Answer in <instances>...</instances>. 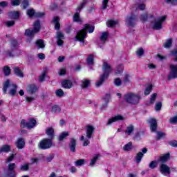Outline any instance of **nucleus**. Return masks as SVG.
Here are the masks:
<instances>
[{"label":"nucleus","instance_id":"nucleus-41","mask_svg":"<svg viewBox=\"0 0 177 177\" xmlns=\"http://www.w3.org/2000/svg\"><path fill=\"white\" fill-rule=\"evenodd\" d=\"M55 94L58 97H62V96H64V91L59 88L55 91Z\"/></svg>","mask_w":177,"mask_h":177},{"label":"nucleus","instance_id":"nucleus-27","mask_svg":"<svg viewBox=\"0 0 177 177\" xmlns=\"http://www.w3.org/2000/svg\"><path fill=\"white\" fill-rule=\"evenodd\" d=\"M109 37V33L104 32L102 33L100 37V40L101 41V44H106V41H107V38Z\"/></svg>","mask_w":177,"mask_h":177},{"label":"nucleus","instance_id":"nucleus-11","mask_svg":"<svg viewBox=\"0 0 177 177\" xmlns=\"http://www.w3.org/2000/svg\"><path fill=\"white\" fill-rule=\"evenodd\" d=\"M138 16L133 13H131V15H129L126 17V24H127L129 27H135V26H136Z\"/></svg>","mask_w":177,"mask_h":177},{"label":"nucleus","instance_id":"nucleus-52","mask_svg":"<svg viewBox=\"0 0 177 177\" xmlns=\"http://www.w3.org/2000/svg\"><path fill=\"white\" fill-rule=\"evenodd\" d=\"M144 54H145V50H143V48H139L136 51V55L137 56H138V57H140V56H143Z\"/></svg>","mask_w":177,"mask_h":177},{"label":"nucleus","instance_id":"nucleus-63","mask_svg":"<svg viewBox=\"0 0 177 177\" xmlns=\"http://www.w3.org/2000/svg\"><path fill=\"white\" fill-rule=\"evenodd\" d=\"M45 16V13L44 12H35V17H44Z\"/></svg>","mask_w":177,"mask_h":177},{"label":"nucleus","instance_id":"nucleus-12","mask_svg":"<svg viewBox=\"0 0 177 177\" xmlns=\"http://www.w3.org/2000/svg\"><path fill=\"white\" fill-rule=\"evenodd\" d=\"M165 20H167V16H163L155 19L153 26V30H161V28H162V23H164Z\"/></svg>","mask_w":177,"mask_h":177},{"label":"nucleus","instance_id":"nucleus-44","mask_svg":"<svg viewBox=\"0 0 177 177\" xmlns=\"http://www.w3.org/2000/svg\"><path fill=\"white\" fill-rule=\"evenodd\" d=\"M171 56H174V62H177V48L170 52Z\"/></svg>","mask_w":177,"mask_h":177},{"label":"nucleus","instance_id":"nucleus-33","mask_svg":"<svg viewBox=\"0 0 177 177\" xmlns=\"http://www.w3.org/2000/svg\"><path fill=\"white\" fill-rule=\"evenodd\" d=\"M104 100H105V103L100 108L101 110H103L104 109H105V107H107L109 100H110V94H106L104 97Z\"/></svg>","mask_w":177,"mask_h":177},{"label":"nucleus","instance_id":"nucleus-46","mask_svg":"<svg viewBox=\"0 0 177 177\" xmlns=\"http://www.w3.org/2000/svg\"><path fill=\"white\" fill-rule=\"evenodd\" d=\"M86 5V1L84 0L82 3L77 7V12H81V10Z\"/></svg>","mask_w":177,"mask_h":177},{"label":"nucleus","instance_id":"nucleus-49","mask_svg":"<svg viewBox=\"0 0 177 177\" xmlns=\"http://www.w3.org/2000/svg\"><path fill=\"white\" fill-rule=\"evenodd\" d=\"M157 98V93H153L151 95L150 103L151 104H154V102H156V99Z\"/></svg>","mask_w":177,"mask_h":177},{"label":"nucleus","instance_id":"nucleus-32","mask_svg":"<svg viewBox=\"0 0 177 177\" xmlns=\"http://www.w3.org/2000/svg\"><path fill=\"white\" fill-rule=\"evenodd\" d=\"M133 149V145H132V142H129V143L126 144L123 147V150L124 151H131Z\"/></svg>","mask_w":177,"mask_h":177},{"label":"nucleus","instance_id":"nucleus-17","mask_svg":"<svg viewBox=\"0 0 177 177\" xmlns=\"http://www.w3.org/2000/svg\"><path fill=\"white\" fill-rule=\"evenodd\" d=\"M15 168H16V164L15 163H10L8 165V171L11 173H8L7 176L8 177H15Z\"/></svg>","mask_w":177,"mask_h":177},{"label":"nucleus","instance_id":"nucleus-30","mask_svg":"<svg viewBox=\"0 0 177 177\" xmlns=\"http://www.w3.org/2000/svg\"><path fill=\"white\" fill-rule=\"evenodd\" d=\"M69 135L70 133H68V131H64L59 136L58 140H59V142H62L64 140V139L66 138L67 136H69Z\"/></svg>","mask_w":177,"mask_h":177},{"label":"nucleus","instance_id":"nucleus-61","mask_svg":"<svg viewBox=\"0 0 177 177\" xmlns=\"http://www.w3.org/2000/svg\"><path fill=\"white\" fill-rule=\"evenodd\" d=\"M146 8V5L145 3H140L138 6L137 9H139V10H145Z\"/></svg>","mask_w":177,"mask_h":177},{"label":"nucleus","instance_id":"nucleus-28","mask_svg":"<svg viewBox=\"0 0 177 177\" xmlns=\"http://www.w3.org/2000/svg\"><path fill=\"white\" fill-rule=\"evenodd\" d=\"M73 21H75L76 23H78L79 24H82V19H81V17L80 16V13L76 12L73 15Z\"/></svg>","mask_w":177,"mask_h":177},{"label":"nucleus","instance_id":"nucleus-50","mask_svg":"<svg viewBox=\"0 0 177 177\" xmlns=\"http://www.w3.org/2000/svg\"><path fill=\"white\" fill-rule=\"evenodd\" d=\"M165 2L166 3H170L171 5H173V6H176L177 5V0H165Z\"/></svg>","mask_w":177,"mask_h":177},{"label":"nucleus","instance_id":"nucleus-48","mask_svg":"<svg viewBox=\"0 0 177 177\" xmlns=\"http://www.w3.org/2000/svg\"><path fill=\"white\" fill-rule=\"evenodd\" d=\"M151 89H153V86L151 85H149L148 87L146 88L145 91V95H150V93L151 92Z\"/></svg>","mask_w":177,"mask_h":177},{"label":"nucleus","instance_id":"nucleus-62","mask_svg":"<svg viewBox=\"0 0 177 177\" xmlns=\"http://www.w3.org/2000/svg\"><path fill=\"white\" fill-rule=\"evenodd\" d=\"M169 146H171L172 147H177V141L176 140L170 141V142H169Z\"/></svg>","mask_w":177,"mask_h":177},{"label":"nucleus","instance_id":"nucleus-26","mask_svg":"<svg viewBox=\"0 0 177 177\" xmlns=\"http://www.w3.org/2000/svg\"><path fill=\"white\" fill-rule=\"evenodd\" d=\"M168 158H169V153H166L163 156H160L159 159L158 160V162H167L168 161Z\"/></svg>","mask_w":177,"mask_h":177},{"label":"nucleus","instance_id":"nucleus-24","mask_svg":"<svg viewBox=\"0 0 177 177\" xmlns=\"http://www.w3.org/2000/svg\"><path fill=\"white\" fill-rule=\"evenodd\" d=\"M133 131H135V126L133 124H129L127 127V129L125 130L126 135L131 136L133 133Z\"/></svg>","mask_w":177,"mask_h":177},{"label":"nucleus","instance_id":"nucleus-53","mask_svg":"<svg viewBox=\"0 0 177 177\" xmlns=\"http://www.w3.org/2000/svg\"><path fill=\"white\" fill-rule=\"evenodd\" d=\"M5 24L7 27H13V26H15V21H7L5 22Z\"/></svg>","mask_w":177,"mask_h":177},{"label":"nucleus","instance_id":"nucleus-25","mask_svg":"<svg viewBox=\"0 0 177 177\" xmlns=\"http://www.w3.org/2000/svg\"><path fill=\"white\" fill-rule=\"evenodd\" d=\"M81 86H82V89L88 88V86H91V80L84 79L83 80H82Z\"/></svg>","mask_w":177,"mask_h":177},{"label":"nucleus","instance_id":"nucleus-35","mask_svg":"<svg viewBox=\"0 0 177 177\" xmlns=\"http://www.w3.org/2000/svg\"><path fill=\"white\" fill-rule=\"evenodd\" d=\"M143 153L142 152H138L136 156V162L137 164H139L140 161H142V158H143Z\"/></svg>","mask_w":177,"mask_h":177},{"label":"nucleus","instance_id":"nucleus-38","mask_svg":"<svg viewBox=\"0 0 177 177\" xmlns=\"http://www.w3.org/2000/svg\"><path fill=\"white\" fill-rule=\"evenodd\" d=\"M148 17H149V14L145 13L140 15V20L142 21V23H145V21H147Z\"/></svg>","mask_w":177,"mask_h":177},{"label":"nucleus","instance_id":"nucleus-42","mask_svg":"<svg viewBox=\"0 0 177 177\" xmlns=\"http://www.w3.org/2000/svg\"><path fill=\"white\" fill-rule=\"evenodd\" d=\"M164 136H165V133L158 131L156 139V140H160V139H162V138H164Z\"/></svg>","mask_w":177,"mask_h":177},{"label":"nucleus","instance_id":"nucleus-64","mask_svg":"<svg viewBox=\"0 0 177 177\" xmlns=\"http://www.w3.org/2000/svg\"><path fill=\"white\" fill-rule=\"evenodd\" d=\"M21 171H28V169H29L28 164L22 165V166L21 167Z\"/></svg>","mask_w":177,"mask_h":177},{"label":"nucleus","instance_id":"nucleus-36","mask_svg":"<svg viewBox=\"0 0 177 177\" xmlns=\"http://www.w3.org/2000/svg\"><path fill=\"white\" fill-rule=\"evenodd\" d=\"M36 45L39 48H45V44L44 43V40L39 39L36 41Z\"/></svg>","mask_w":177,"mask_h":177},{"label":"nucleus","instance_id":"nucleus-10","mask_svg":"<svg viewBox=\"0 0 177 177\" xmlns=\"http://www.w3.org/2000/svg\"><path fill=\"white\" fill-rule=\"evenodd\" d=\"M53 146V140L51 138H44L40 142L39 147L42 150L50 149Z\"/></svg>","mask_w":177,"mask_h":177},{"label":"nucleus","instance_id":"nucleus-8","mask_svg":"<svg viewBox=\"0 0 177 177\" xmlns=\"http://www.w3.org/2000/svg\"><path fill=\"white\" fill-rule=\"evenodd\" d=\"M124 100L130 104H138L140 100V96L133 93H129L124 95Z\"/></svg>","mask_w":177,"mask_h":177},{"label":"nucleus","instance_id":"nucleus-58","mask_svg":"<svg viewBox=\"0 0 177 177\" xmlns=\"http://www.w3.org/2000/svg\"><path fill=\"white\" fill-rule=\"evenodd\" d=\"M114 84L116 86H121V84H122L121 79L118 77L115 79Z\"/></svg>","mask_w":177,"mask_h":177},{"label":"nucleus","instance_id":"nucleus-51","mask_svg":"<svg viewBox=\"0 0 177 177\" xmlns=\"http://www.w3.org/2000/svg\"><path fill=\"white\" fill-rule=\"evenodd\" d=\"M149 168H151V169H154V168H157V161H151L149 163Z\"/></svg>","mask_w":177,"mask_h":177},{"label":"nucleus","instance_id":"nucleus-34","mask_svg":"<svg viewBox=\"0 0 177 177\" xmlns=\"http://www.w3.org/2000/svg\"><path fill=\"white\" fill-rule=\"evenodd\" d=\"M10 151V145H3L0 149V153H9Z\"/></svg>","mask_w":177,"mask_h":177},{"label":"nucleus","instance_id":"nucleus-56","mask_svg":"<svg viewBox=\"0 0 177 177\" xmlns=\"http://www.w3.org/2000/svg\"><path fill=\"white\" fill-rule=\"evenodd\" d=\"M57 39H64V35L62 32H57Z\"/></svg>","mask_w":177,"mask_h":177},{"label":"nucleus","instance_id":"nucleus-45","mask_svg":"<svg viewBox=\"0 0 177 177\" xmlns=\"http://www.w3.org/2000/svg\"><path fill=\"white\" fill-rule=\"evenodd\" d=\"M100 157V155L97 154L96 155L91 161L90 165L92 167L94 164H96V162L97 161V159Z\"/></svg>","mask_w":177,"mask_h":177},{"label":"nucleus","instance_id":"nucleus-14","mask_svg":"<svg viewBox=\"0 0 177 177\" xmlns=\"http://www.w3.org/2000/svg\"><path fill=\"white\" fill-rule=\"evenodd\" d=\"M159 168H160V172L162 175L167 176L171 174V168H169L168 165L164 163H162L161 165H160Z\"/></svg>","mask_w":177,"mask_h":177},{"label":"nucleus","instance_id":"nucleus-54","mask_svg":"<svg viewBox=\"0 0 177 177\" xmlns=\"http://www.w3.org/2000/svg\"><path fill=\"white\" fill-rule=\"evenodd\" d=\"M21 3V1L20 0H12L11 1V5L12 6H19Z\"/></svg>","mask_w":177,"mask_h":177},{"label":"nucleus","instance_id":"nucleus-20","mask_svg":"<svg viewBox=\"0 0 177 177\" xmlns=\"http://www.w3.org/2000/svg\"><path fill=\"white\" fill-rule=\"evenodd\" d=\"M15 145L17 149H24V146H26V141H24V138H18Z\"/></svg>","mask_w":177,"mask_h":177},{"label":"nucleus","instance_id":"nucleus-40","mask_svg":"<svg viewBox=\"0 0 177 177\" xmlns=\"http://www.w3.org/2000/svg\"><path fill=\"white\" fill-rule=\"evenodd\" d=\"M118 21L114 20H109L106 23L107 27H114L117 24Z\"/></svg>","mask_w":177,"mask_h":177},{"label":"nucleus","instance_id":"nucleus-3","mask_svg":"<svg viewBox=\"0 0 177 177\" xmlns=\"http://www.w3.org/2000/svg\"><path fill=\"white\" fill-rule=\"evenodd\" d=\"M2 89L4 94L8 93L10 96H16L17 93V85L9 80L5 81Z\"/></svg>","mask_w":177,"mask_h":177},{"label":"nucleus","instance_id":"nucleus-7","mask_svg":"<svg viewBox=\"0 0 177 177\" xmlns=\"http://www.w3.org/2000/svg\"><path fill=\"white\" fill-rule=\"evenodd\" d=\"M39 30H41V23L39 21H36L33 24L32 29H26L25 30V36L32 39L35 34L39 32Z\"/></svg>","mask_w":177,"mask_h":177},{"label":"nucleus","instance_id":"nucleus-43","mask_svg":"<svg viewBox=\"0 0 177 177\" xmlns=\"http://www.w3.org/2000/svg\"><path fill=\"white\" fill-rule=\"evenodd\" d=\"M51 111L52 113H60L61 109L60 107H59V106L55 105L52 107Z\"/></svg>","mask_w":177,"mask_h":177},{"label":"nucleus","instance_id":"nucleus-16","mask_svg":"<svg viewBox=\"0 0 177 177\" xmlns=\"http://www.w3.org/2000/svg\"><path fill=\"white\" fill-rule=\"evenodd\" d=\"M147 122L150 125L151 132H156V131H157V120L151 118Z\"/></svg>","mask_w":177,"mask_h":177},{"label":"nucleus","instance_id":"nucleus-31","mask_svg":"<svg viewBox=\"0 0 177 177\" xmlns=\"http://www.w3.org/2000/svg\"><path fill=\"white\" fill-rule=\"evenodd\" d=\"M11 71H12V69H10V67H9L8 66H5L3 68V73L4 75H6V77L10 75Z\"/></svg>","mask_w":177,"mask_h":177},{"label":"nucleus","instance_id":"nucleus-21","mask_svg":"<svg viewBox=\"0 0 177 177\" xmlns=\"http://www.w3.org/2000/svg\"><path fill=\"white\" fill-rule=\"evenodd\" d=\"M12 70L14 71V74L17 75V77H19L20 78H23L24 77V74L23 73V71H21V69L17 66H14L12 68Z\"/></svg>","mask_w":177,"mask_h":177},{"label":"nucleus","instance_id":"nucleus-13","mask_svg":"<svg viewBox=\"0 0 177 177\" xmlns=\"http://www.w3.org/2000/svg\"><path fill=\"white\" fill-rule=\"evenodd\" d=\"M169 67L171 71L167 77L169 81H170V80H175V78H177V64H171Z\"/></svg>","mask_w":177,"mask_h":177},{"label":"nucleus","instance_id":"nucleus-2","mask_svg":"<svg viewBox=\"0 0 177 177\" xmlns=\"http://www.w3.org/2000/svg\"><path fill=\"white\" fill-rule=\"evenodd\" d=\"M102 71L104 73L100 75V79L95 83L97 88L103 85V82L109 78V75H110V73L113 72V68L109 63L104 62L102 64Z\"/></svg>","mask_w":177,"mask_h":177},{"label":"nucleus","instance_id":"nucleus-59","mask_svg":"<svg viewBox=\"0 0 177 177\" xmlns=\"http://www.w3.org/2000/svg\"><path fill=\"white\" fill-rule=\"evenodd\" d=\"M28 0H24L22 2V6L24 8V9H27V8H28Z\"/></svg>","mask_w":177,"mask_h":177},{"label":"nucleus","instance_id":"nucleus-23","mask_svg":"<svg viewBox=\"0 0 177 177\" xmlns=\"http://www.w3.org/2000/svg\"><path fill=\"white\" fill-rule=\"evenodd\" d=\"M62 85L63 88H65V89H70V88H71V86H73V82H71V80H66L62 81Z\"/></svg>","mask_w":177,"mask_h":177},{"label":"nucleus","instance_id":"nucleus-22","mask_svg":"<svg viewBox=\"0 0 177 177\" xmlns=\"http://www.w3.org/2000/svg\"><path fill=\"white\" fill-rule=\"evenodd\" d=\"M77 146V141L74 138H71L69 143V149L72 153H75V147Z\"/></svg>","mask_w":177,"mask_h":177},{"label":"nucleus","instance_id":"nucleus-55","mask_svg":"<svg viewBox=\"0 0 177 177\" xmlns=\"http://www.w3.org/2000/svg\"><path fill=\"white\" fill-rule=\"evenodd\" d=\"M161 107H162V104L161 102L156 103L155 110H156V111H160V110H161Z\"/></svg>","mask_w":177,"mask_h":177},{"label":"nucleus","instance_id":"nucleus-9","mask_svg":"<svg viewBox=\"0 0 177 177\" xmlns=\"http://www.w3.org/2000/svg\"><path fill=\"white\" fill-rule=\"evenodd\" d=\"M37 125V120L34 118L29 119L27 122L26 120L21 121V127L27 128L28 129H32Z\"/></svg>","mask_w":177,"mask_h":177},{"label":"nucleus","instance_id":"nucleus-19","mask_svg":"<svg viewBox=\"0 0 177 177\" xmlns=\"http://www.w3.org/2000/svg\"><path fill=\"white\" fill-rule=\"evenodd\" d=\"M8 17L12 20H17L20 17V12L19 11H10L8 12Z\"/></svg>","mask_w":177,"mask_h":177},{"label":"nucleus","instance_id":"nucleus-1","mask_svg":"<svg viewBox=\"0 0 177 177\" xmlns=\"http://www.w3.org/2000/svg\"><path fill=\"white\" fill-rule=\"evenodd\" d=\"M88 31L90 34H92L95 31V26L91 24H85L84 28L79 30L75 37V41L81 42V46H85V38L88 37Z\"/></svg>","mask_w":177,"mask_h":177},{"label":"nucleus","instance_id":"nucleus-39","mask_svg":"<svg viewBox=\"0 0 177 177\" xmlns=\"http://www.w3.org/2000/svg\"><path fill=\"white\" fill-rule=\"evenodd\" d=\"M27 15L28 16H29V17H32L34 16V17H35V10L32 8L29 9L27 10Z\"/></svg>","mask_w":177,"mask_h":177},{"label":"nucleus","instance_id":"nucleus-60","mask_svg":"<svg viewBox=\"0 0 177 177\" xmlns=\"http://www.w3.org/2000/svg\"><path fill=\"white\" fill-rule=\"evenodd\" d=\"M170 124H177V116H174L170 118Z\"/></svg>","mask_w":177,"mask_h":177},{"label":"nucleus","instance_id":"nucleus-29","mask_svg":"<svg viewBox=\"0 0 177 177\" xmlns=\"http://www.w3.org/2000/svg\"><path fill=\"white\" fill-rule=\"evenodd\" d=\"M172 42L173 41L171 38L167 39L163 44L164 48L166 49H169V48L172 46Z\"/></svg>","mask_w":177,"mask_h":177},{"label":"nucleus","instance_id":"nucleus-18","mask_svg":"<svg viewBox=\"0 0 177 177\" xmlns=\"http://www.w3.org/2000/svg\"><path fill=\"white\" fill-rule=\"evenodd\" d=\"M46 135L48 136L49 139H52L53 140V139H55V129L53 127H48L46 129Z\"/></svg>","mask_w":177,"mask_h":177},{"label":"nucleus","instance_id":"nucleus-37","mask_svg":"<svg viewBox=\"0 0 177 177\" xmlns=\"http://www.w3.org/2000/svg\"><path fill=\"white\" fill-rule=\"evenodd\" d=\"M84 164H85V159H80L75 162V165L76 167H82V165H84Z\"/></svg>","mask_w":177,"mask_h":177},{"label":"nucleus","instance_id":"nucleus-4","mask_svg":"<svg viewBox=\"0 0 177 177\" xmlns=\"http://www.w3.org/2000/svg\"><path fill=\"white\" fill-rule=\"evenodd\" d=\"M93 133H95V127L91 124H87L86 126V138L84 136H82L80 138L81 142H83V146L86 147L91 143L89 139H92L93 138Z\"/></svg>","mask_w":177,"mask_h":177},{"label":"nucleus","instance_id":"nucleus-57","mask_svg":"<svg viewBox=\"0 0 177 177\" xmlns=\"http://www.w3.org/2000/svg\"><path fill=\"white\" fill-rule=\"evenodd\" d=\"M45 77H46V72H44L39 78V82H44L45 81Z\"/></svg>","mask_w":177,"mask_h":177},{"label":"nucleus","instance_id":"nucleus-5","mask_svg":"<svg viewBox=\"0 0 177 177\" xmlns=\"http://www.w3.org/2000/svg\"><path fill=\"white\" fill-rule=\"evenodd\" d=\"M26 92L28 95H32V96H26L25 99L27 103H32V102L37 100L38 95L36 94L38 92V86L35 84H29L26 87Z\"/></svg>","mask_w":177,"mask_h":177},{"label":"nucleus","instance_id":"nucleus-47","mask_svg":"<svg viewBox=\"0 0 177 177\" xmlns=\"http://www.w3.org/2000/svg\"><path fill=\"white\" fill-rule=\"evenodd\" d=\"M87 64H93V55L91 54L88 55L87 58Z\"/></svg>","mask_w":177,"mask_h":177},{"label":"nucleus","instance_id":"nucleus-6","mask_svg":"<svg viewBox=\"0 0 177 177\" xmlns=\"http://www.w3.org/2000/svg\"><path fill=\"white\" fill-rule=\"evenodd\" d=\"M5 55L6 57H16V56L21 55V50L19 49V44L17 43V41L15 39L11 41L10 50L5 51Z\"/></svg>","mask_w":177,"mask_h":177},{"label":"nucleus","instance_id":"nucleus-15","mask_svg":"<svg viewBox=\"0 0 177 177\" xmlns=\"http://www.w3.org/2000/svg\"><path fill=\"white\" fill-rule=\"evenodd\" d=\"M125 118H123L121 115H115L110 119H109L106 125H111L113 122H117V121H124Z\"/></svg>","mask_w":177,"mask_h":177}]
</instances>
